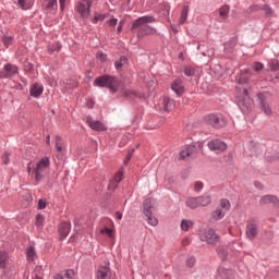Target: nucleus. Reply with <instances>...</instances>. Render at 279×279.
<instances>
[{
	"label": "nucleus",
	"instance_id": "obj_1",
	"mask_svg": "<svg viewBox=\"0 0 279 279\" xmlns=\"http://www.w3.org/2000/svg\"><path fill=\"white\" fill-rule=\"evenodd\" d=\"M150 23H156V17L153 15L141 16L132 23L131 29H137L138 40L145 38V36H151L158 33L156 28L149 26Z\"/></svg>",
	"mask_w": 279,
	"mask_h": 279
},
{
	"label": "nucleus",
	"instance_id": "obj_2",
	"mask_svg": "<svg viewBox=\"0 0 279 279\" xmlns=\"http://www.w3.org/2000/svg\"><path fill=\"white\" fill-rule=\"evenodd\" d=\"M154 206H156V199L154 198H146L144 201V205H143V211L145 217L147 218V223L149 226L156 227L158 226V218H156V216H154Z\"/></svg>",
	"mask_w": 279,
	"mask_h": 279
},
{
	"label": "nucleus",
	"instance_id": "obj_3",
	"mask_svg": "<svg viewBox=\"0 0 279 279\" xmlns=\"http://www.w3.org/2000/svg\"><path fill=\"white\" fill-rule=\"evenodd\" d=\"M238 107L241 112H250L254 106V100L250 97V92L247 89H243L242 95L236 97Z\"/></svg>",
	"mask_w": 279,
	"mask_h": 279
},
{
	"label": "nucleus",
	"instance_id": "obj_4",
	"mask_svg": "<svg viewBox=\"0 0 279 279\" xmlns=\"http://www.w3.org/2000/svg\"><path fill=\"white\" fill-rule=\"evenodd\" d=\"M204 121L207 125L216 128V130H219V128H226V124L228 123V120H226V117L221 113H210L204 118Z\"/></svg>",
	"mask_w": 279,
	"mask_h": 279
},
{
	"label": "nucleus",
	"instance_id": "obj_5",
	"mask_svg": "<svg viewBox=\"0 0 279 279\" xmlns=\"http://www.w3.org/2000/svg\"><path fill=\"white\" fill-rule=\"evenodd\" d=\"M199 239L208 245H217L220 236L215 229H204L199 232Z\"/></svg>",
	"mask_w": 279,
	"mask_h": 279
},
{
	"label": "nucleus",
	"instance_id": "obj_6",
	"mask_svg": "<svg viewBox=\"0 0 279 279\" xmlns=\"http://www.w3.org/2000/svg\"><path fill=\"white\" fill-rule=\"evenodd\" d=\"M117 84V77L110 75H102L97 77L94 82L95 86H99L100 88H109L110 90L117 92L114 89V85Z\"/></svg>",
	"mask_w": 279,
	"mask_h": 279
},
{
	"label": "nucleus",
	"instance_id": "obj_7",
	"mask_svg": "<svg viewBox=\"0 0 279 279\" xmlns=\"http://www.w3.org/2000/svg\"><path fill=\"white\" fill-rule=\"evenodd\" d=\"M49 165V157H44L39 160V162H37L36 168L34 169L36 182H40L43 180V173L47 171Z\"/></svg>",
	"mask_w": 279,
	"mask_h": 279
},
{
	"label": "nucleus",
	"instance_id": "obj_8",
	"mask_svg": "<svg viewBox=\"0 0 279 279\" xmlns=\"http://www.w3.org/2000/svg\"><path fill=\"white\" fill-rule=\"evenodd\" d=\"M256 102L259 106V109L264 114H267V117L272 114L271 107L269 106V102H267V96L263 93L257 94L256 96Z\"/></svg>",
	"mask_w": 279,
	"mask_h": 279
},
{
	"label": "nucleus",
	"instance_id": "obj_9",
	"mask_svg": "<svg viewBox=\"0 0 279 279\" xmlns=\"http://www.w3.org/2000/svg\"><path fill=\"white\" fill-rule=\"evenodd\" d=\"M207 146L211 151H216V154L226 151L228 149V144H226V142L218 138L209 141Z\"/></svg>",
	"mask_w": 279,
	"mask_h": 279
},
{
	"label": "nucleus",
	"instance_id": "obj_10",
	"mask_svg": "<svg viewBox=\"0 0 279 279\" xmlns=\"http://www.w3.org/2000/svg\"><path fill=\"white\" fill-rule=\"evenodd\" d=\"M93 5V1L90 0H81L76 5V11L81 16L86 17L90 14V8Z\"/></svg>",
	"mask_w": 279,
	"mask_h": 279
},
{
	"label": "nucleus",
	"instance_id": "obj_11",
	"mask_svg": "<svg viewBox=\"0 0 279 279\" xmlns=\"http://www.w3.org/2000/svg\"><path fill=\"white\" fill-rule=\"evenodd\" d=\"M245 234L250 241H254L258 236V223L254 220L248 221L246 223Z\"/></svg>",
	"mask_w": 279,
	"mask_h": 279
},
{
	"label": "nucleus",
	"instance_id": "obj_12",
	"mask_svg": "<svg viewBox=\"0 0 279 279\" xmlns=\"http://www.w3.org/2000/svg\"><path fill=\"white\" fill-rule=\"evenodd\" d=\"M97 279H110L112 278V272L110 271V262H106L105 265L98 267L96 272Z\"/></svg>",
	"mask_w": 279,
	"mask_h": 279
},
{
	"label": "nucleus",
	"instance_id": "obj_13",
	"mask_svg": "<svg viewBox=\"0 0 279 279\" xmlns=\"http://www.w3.org/2000/svg\"><path fill=\"white\" fill-rule=\"evenodd\" d=\"M171 90L177 97H182L184 95V81L182 78H175L171 84Z\"/></svg>",
	"mask_w": 279,
	"mask_h": 279
},
{
	"label": "nucleus",
	"instance_id": "obj_14",
	"mask_svg": "<svg viewBox=\"0 0 279 279\" xmlns=\"http://www.w3.org/2000/svg\"><path fill=\"white\" fill-rule=\"evenodd\" d=\"M86 123L89 125L92 130H95V132H105L106 125L99 120H93V117L88 116L86 118Z\"/></svg>",
	"mask_w": 279,
	"mask_h": 279
},
{
	"label": "nucleus",
	"instance_id": "obj_15",
	"mask_svg": "<svg viewBox=\"0 0 279 279\" xmlns=\"http://www.w3.org/2000/svg\"><path fill=\"white\" fill-rule=\"evenodd\" d=\"M19 73V68L10 63L4 65V73H1V77H7V80H12L14 75Z\"/></svg>",
	"mask_w": 279,
	"mask_h": 279
},
{
	"label": "nucleus",
	"instance_id": "obj_16",
	"mask_svg": "<svg viewBox=\"0 0 279 279\" xmlns=\"http://www.w3.org/2000/svg\"><path fill=\"white\" fill-rule=\"evenodd\" d=\"M43 93H45V87L43 86V84L35 83L31 86V89H29L31 97H35V99H38V97H40Z\"/></svg>",
	"mask_w": 279,
	"mask_h": 279
},
{
	"label": "nucleus",
	"instance_id": "obj_17",
	"mask_svg": "<svg viewBox=\"0 0 279 279\" xmlns=\"http://www.w3.org/2000/svg\"><path fill=\"white\" fill-rule=\"evenodd\" d=\"M259 204L262 206H265V204H272V206H276V208H278L279 199L275 195H265L260 198Z\"/></svg>",
	"mask_w": 279,
	"mask_h": 279
},
{
	"label": "nucleus",
	"instance_id": "obj_18",
	"mask_svg": "<svg viewBox=\"0 0 279 279\" xmlns=\"http://www.w3.org/2000/svg\"><path fill=\"white\" fill-rule=\"evenodd\" d=\"M69 232H71V222H62L59 227V234L61 241L69 236Z\"/></svg>",
	"mask_w": 279,
	"mask_h": 279
},
{
	"label": "nucleus",
	"instance_id": "obj_19",
	"mask_svg": "<svg viewBox=\"0 0 279 279\" xmlns=\"http://www.w3.org/2000/svg\"><path fill=\"white\" fill-rule=\"evenodd\" d=\"M253 72L250 69H242L240 77L238 80L239 84H247L250 82V77H252Z\"/></svg>",
	"mask_w": 279,
	"mask_h": 279
},
{
	"label": "nucleus",
	"instance_id": "obj_20",
	"mask_svg": "<svg viewBox=\"0 0 279 279\" xmlns=\"http://www.w3.org/2000/svg\"><path fill=\"white\" fill-rule=\"evenodd\" d=\"M175 106V101L169 97H165L162 101V108L165 112H169L170 110H173V107Z\"/></svg>",
	"mask_w": 279,
	"mask_h": 279
},
{
	"label": "nucleus",
	"instance_id": "obj_21",
	"mask_svg": "<svg viewBox=\"0 0 279 279\" xmlns=\"http://www.w3.org/2000/svg\"><path fill=\"white\" fill-rule=\"evenodd\" d=\"M194 151H195V145L192 144L186 146V148L181 150L180 153L181 160H184V158H189V156H191V154H193Z\"/></svg>",
	"mask_w": 279,
	"mask_h": 279
},
{
	"label": "nucleus",
	"instance_id": "obj_22",
	"mask_svg": "<svg viewBox=\"0 0 279 279\" xmlns=\"http://www.w3.org/2000/svg\"><path fill=\"white\" fill-rule=\"evenodd\" d=\"M14 3H17L22 10H29L34 4V0H13Z\"/></svg>",
	"mask_w": 279,
	"mask_h": 279
},
{
	"label": "nucleus",
	"instance_id": "obj_23",
	"mask_svg": "<svg viewBox=\"0 0 279 279\" xmlns=\"http://www.w3.org/2000/svg\"><path fill=\"white\" fill-rule=\"evenodd\" d=\"M197 199H198V208L208 206L211 202L210 195H208V194L197 196Z\"/></svg>",
	"mask_w": 279,
	"mask_h": 279
},
{
	"label": "nucleus",
	"instance_id": "obj_24",
	"mask_svg": "<svg viewBox=\"0 0 279 279\" xmlns=\"http://www.w3.org/2000/svg\"><path fill=\"white\" fill-rule=\"evenodd\" d=\"M186 19H189V7H183L178 25H184L186 23Z\"/></svg>",
	"mask_w": 279,
	"mask_h": 279
},
{
	"label": "nucleus",
	"instance_id": "obj_25",
	"mask_svg": "<svg viewBox=\"0 0 279 279\" xmlns=\"http://www.w3.org/2000/svg\"><path fill=\"white\" fill-rule=\"evenodd\" d=\"M186 206L187 208H191L192 210H195V208H199V203L197 197H190L186 199Z\"/></svg>",
	"mask_w": 279,
	"mask_h": 279
},
{
	"label": "nucleus",
	"instance_id": "obj_26",
	"mask_svg": "<svg viewBox=\"0 0 279 279\" xmlns=\"http://www.w3.org/2000/svg\"><path fill=\"white\" fill-rule=\"evenodd\" d=\"M125 64H128V57L122 56L118 61L114 62V68L117 69V71H121V69H123Z\"/></svg>",
	"mask_w": 279,
	"mask_h": 279
},
{
	"label": "nucleus",
	"instance_id": "obj_27",
	"mask_svg": "<svg viewBox=\"0 0 279 279\" xmlns=\"http://www.w3.org/2000/svg\"><path fill=\"white\" fill-rule=\"evenodd\" d=\"M226 210L221 209V208H217L211 217L213 219H215L216 221H219V219H223L226 217Z\"/></svg>",
	"mask_w": 279,
	"mask_h": 279
},
{
	"label": "nucleus",
	"instance_id": "obj_28",
	"mask_svg": "<svg viewBox=\"0 0 279 279\" xmlns=\"http://www.w3.org/2000/svg\"><path fill=\"white\" fill-rule=\"evenodd\" d=\"M8 265V253L0 251V269H5Z\"/></svg>",
	"mask_w": 279,
	"mask_h": 279
},
{
	"label": "nucleus",
	"instance_id": "obj_29",
	"mask_svg": "<svg viewBox=\"0 0 279 279\" xmlns=\"http://www.w3.org/2000/svg\"><path fill=\"white\" fill-rule=\"evenodd\" d=\"M192 226H193V220L183 219L181 221V230H183V232H189Z\"/></svg>",
	"mask_w": 279,
	"mask_h": 279
},
{
	"label": "nucleus",
	"instance_id": "obj_30",
	"mask_svg": "<svg viewBox=\"0 0 279 279\" xmlns=\"http://www.w3.org/2000/svg\"><path fill=\"white\" fill-rule=\"evenodd\" d=\"M220 19H228V14H230V7L223 5L218 11Z\"/></svg>",
	"mask_w": 279,
	"mask_h": 279
},
{
	"label": "nucleus",
	"instance_id": "obj_31",
	"mask_svg": "<svg viewBox=\"0 0 279 279\" xmlns=\"http://www.w3.org/2000/svg\"><path fill=\"white\" fill-rule=\"evenodd\" d=\"M54 147L59 154L64 149L62 147V137L60 135H56L54 137Z\"/></svg>",
	"mask_w": 279,
	"mask_h": 279
},
{
	"label": "nucleus",
	"instance_id": "obj_32",
	"mask_svg": "<svg viewBox=\"0 0 279 279\" xmlns=\"http://www.w3.org/2000/svg\"><path fill=\"white\" fill-rule=\"evenodd\" d=\"M26 256H27V260L29 262L34 260V257L36 256V248H34V246H28L26 248Z\"/></svg>",
	"mask_w": 279,
	"mask_h": 279
},
{
	"label": "nucleus",
	"instance_id": "obj_33",
	"mask_svg": "<svg viewBox=\"0 0 279 279\" xmlns=\"http://www.w3.org/2000/svg\"><path fill=\"white\" fill-rule=\"evenodd\" d=\"M183 73L186 77H193L195 75V68L186 65L183 69Z\"/></svg>",
	"mask_w": 279,
	"mask_h": 279
},
{
	"label": "nucleus",
	"instance_id": "obj_34",
	"mask_svg": "<svg viewBox=\"0 0 279 279\" xmlns=\"http://www.w3.org/2000/svg\"><path fill=\"white\" fill-rule=\"evenodd\" d=\"M47 10H58V0H46Z\"/></svg>",
	"mask_w": 279,
	"mask_h": 279
},
{
	"label": "nucleus",
	"instance_id": "obj_35",
	"mask_svg": "<svg viewBox=\"0 0 279 279\" xmlns=\"http://www.w3.org/2000/svg\"><path fill=\"white\" fill-rule=\"evenodd\" d=\"M252 69L253 71H255L256 73H260V71H263V69H265V64H263V62H253L252 63Z\"/></svg>",
	"mask_w": 279,
	"mask_h": 279
},
{
	"label": "nucleus",
	"instance_id": "obj_36",
	"mask_svg": "<svg viewBox=\"0 0 279 279\" xmlns=\"http://www.w3.org/2000/svg\"><path fill=\"white\" fill-rule=\"evenodd\" d=\"M2 43H3L4 47H10V45H12V43H14V37L9 36V35H3Z\"/></svg>",
	"mask_w": 279,
	"mask_h": 279
},
{
	"label": "nucleus",
	"instance_id": "obj_37",
	"mask_svg": "<svg viewBox=\"0 0 279 279\" xmlns=\"http://www.w3.org/2000/svg\"><path fill=\"white\" fill-rule=\"evenodd\" d=\"M63 278H66V279H75V270L73 269H68L65 270L64 272H61Z\"/></svg>",
	"mask_w": 279,
	"mask_h": 279
},
{
	"label": "nucleus",
	"instance_id": "obj_38",
	"mask_svg": "<svg viewBox=\"0 0 279 279\" xmlns=\"http://www.w3.org/2000/svg\"><path fill=\"white\" fill-rule=\"evenodd\" d=\"M221 210H225V213H228V210H230V201L228 199H222L220 202V207Z\"/></svg>",
	"mask_w": 279,
	"mask_h": 279
},
{
	"label": "nucleus",
	"instance_id": "obj_39",
	"mask_svg": "<svg viewBox=\"0 0 279 279\" xmlns=\"http://www.w3.org/2000/svg\"><path fill=\"white\" fill-rule=\"evenodd\" d=\"M263 12H265L266 16H272L274 15V9L269 7V4L262 5Z\"/></svg>",
	"mask_w": 279,
	"mask_h": 279
},
{
	"label": "nucleus",
	"instance_id": "obj_40",
	"mask_svg": "<svg viewBox=\"0 0 279 279\" xmlns=\"http://www.w3.org/2000/svg\"><path fill=\"white\" fill-rule=\"evenodd\" d=\"M270 71H278L279 70V61L278 60H270L268 62Z\"/></svg>",
	"mask_w": 279,
	"mask_h": 279
},
{
	"label": "nucleus",
	"instance_id": "obj_41",
	"mask_svg": "<svg viewBox=\"0 0 279 279\" xmlns=\"http://www.w3.org/2000/svg\"><path fill=\"white\" fill-rule=\"evenodd\" d=\"M96 58L100 62H106V60H108V54L104 53V51H101V50H98L97 53H96Z\"/></svg>",
	"mask_w": 279,
	"mask_h": 279
},
{
	"label": "nucleus",
	"instance_id": "obj_42",
	"mask_svg": "<svg viewBox=\"0 0 279 279\" xmlns=\"http://www.w3.org/2000/svg\"><path fill=\"white\" fill-rule=\"evenodd\" d=\"M203 190H204V182L196 181L194 183V191H195V193H202Z\"/></svg>",
	"mask_w": 279,
	"mask_h": 279
},
{
	"label": "nucleus",
	"instance_id": "obj_43",
	"mask_svg": "<svg viewBox=\"0 0 279 279\" xmlns=\"http://www.w3.org/2000/svg\"><path fill=\"white\" fill-rule=\"evenodd\" d=\"M44 223L45 217L43 215H37L35 226H37V228H43Z\"/></svg>",
	"mask_w": 279,
	"mask_h": 279
},
{
	"label": "nucleus",
	"instance_id": "obj_44",
	"mask_svg": "<svg viewBox=\"0 0 279 279\" xmlns=\"http://www.w3.org/2000/svg\"><path fill=\"white\" fill-rule=\"evenodd\" d=\"M218 255L221 258V260H226L228 258V251H226L225 248H219Z\"/></svg>",
	"mask_w": 279,
	"mask_h": 279
},
{
	"label": "nucleus",
	"instance_id": "obj_45",
	"mask_svg": "<svg viewBox=\"0 0 279 279\" xmlns=\"http://www.w3.org/2000/svg\"><path fill=\"white\" fill-rule=\"evenodd\" d=\"M112 180L119 184V182L123 180V170H120L118 173H116Z\"/></svg>",
	"mask_w": 279,
	"mask_h": 279
},
{
	"label": "nucleus",
	"instance_id": "obj_46",
	"mask_svg": "<svg viewBox=\"0 0 279 279\" xmlns=\"http://www.w3.org/2000/svg\"><path fill=\"white\" fill-rule=\"evenodd\" d=\"M123 96L124 97H136V92L134 89H124Z\"/></svg>",
	"mask_w": 279,
	"mask_h": 279
},
{
	"label": "nucleus",
	"instance_id": "obj_47",
	"mask_svg": "<svg viewBox=\"0 0 279 279\" xmlns=\"http://www.w3.org/2000/svg\"><path fill=\"white\" fill-rule=\"evenodd\" d=\"M196 259L195 257H190L186 259V266L187 267H195Z\"/></svg>",
	"mask_w": 279,
	"mask_h": 279
},
{
	"label": "nucleus",
	"instance_id": "obj_48",
	"mask_svg": "<svg viewBox=\"0 0 279 279\" xmlns=\"http://www.w3.org/2000/svg\"><path fill=\"white\" fill-rule=\"evenodd\" d=\"M117 186H119V183H117L116 181L111 180L109 182L108 189H109V191H114L117 189Z\"/></svg>",
	"mask_w": 279,
	"mask_h": 279
},
{
	"label": "nucleus",
	"instance_id": "obj_49",
	"mask_svg": "<svg viewBox=\"0 0 279 279\" xmlns=\"http://www.w3.org/2000/svg\"><path fill=\"white\" fill-rule=\"evenodd\" d=\"M101 234H107L108 236H112V229L104 228L100 230Z\"/></svg>",
	"mask_w": 279,
	"mask_h": 279
},
{
	"label": "nucleus",
	"instance_id": "obj_50",
	"mask_svg": "<svg viewBox=\"0 0 279 279\" xmlns=\"http://www.w3.org/2000/svg\"><path fill=\"white\" fill-rule=\"evenodd\" d=\"M234 49V44L226 43L225 44V51L231 52Z\"/></svg>",
	"mask_w": 279,
	"mask_h": 279
},
{
	"label": "nucleus",
	"instance_id": "obj_51",
	"mask_svg": "<svg viewBox=\"0 0 279 279\" xmlns=\"http://www.w3.org/2000/svg\"><path fill=\"white\" fill-rule=\"evenodd\" d=\"M263 5H258V4H253L250 8V12H258V10H262Z\"/></svg>",
	"mask_w": 279,
	"mask_h": 279
},
{
	"label": "nucleus",
	"instance_id": "obj_52",
	"mask_svg": "<svg viewBox=\"0 0 279 279\" xmlns=\"http://www.w3.org/2000/svg\"><path fill=\"white\" fill-rule=\"evenodd\" d=\"M45 208H47V204L43 199H40L38 202V209L39 210H45Z\"/></svg>",
	"mask_w": 279,
	"mask_h": 279
},
{
	"label": "nucleus",
	"instance_id": "obj_53",
	"mask_svg": "<svg viewBox=\"0 0 279 279\" xmlns=\"http://www.w3.org/2000/svg\"><path fill=\"white\" fill-rule=\"evenodd\" d=\"M117 23H119V20H117L116 17L108 21V24L110 25V27H116Z\"/></svg>",
	"mask_w": 279,
	"mask_h": 279
},
{
	"label": "nucleus",
	"instance_id": "obj_54",
	"mask_svg": "<svg viewBox=\"0 0 279 279\" xmlns=\"http://www.w3.org/2000/svg\"><path fill=\"white\" fill-rule=\"evenodd\" d=\"M202 54L205 57L207 56L208 58H213V56H215V51L207 50V51H203Z\"/></svg>",
	"mask_w": 279,
	"mask_h": 279
},
{
	"label": "nucleus",
	"instance_id": "obj_55",
	"mask_svg": "<svg viewBox=\"0 0 279 279\" xmlns=\"http://www.w3.org/2000/svg\"><path fill=\"white\" fill-rule=\"evenodd\" d=\"M8 162H10V154L5 153V154L3 155V163H4V165H8Z\"/></svg>",
	"mask_w": 279,
	"mask_h": 279
},
{
	"label": "nucleus",
	"instance_id": "obj_56",
	"mask_svg": "<svg viewBox=\"0 0 279 279\" xmlns=\"http://www.w3.org/2000/svg\"><path fill=\"white\" fill-rule=\"evenodd\" d=\"M123 25H125V21L121 20L118 25V32H121L123 29Z\"/></svg>",
	"mask_w": 279,
	"mask_h": 279
},
{
	"label": "nucleus",
	"instance_id": "obj_57",
	"mask_svg": "<svg viewBox=\"0 0 279 279\" xmlns=\"http://www.w3.org/2000/svg\"><path fill=\"white\" fill-rule=\"evenodd\" d=\"M116 219H118V221H121V219H123V214L121 211H117Z\"/></svg>",
	"mask_w": 279,
	"mask_h": 279
},
{
	"label": "nucleus",
	"instance_id": "obj_58",
	"mask_svg": "<svg viewBox=\"0 0 279 279\" xmlns=\"http://www.w3.org/2000/svg\"><path fill=\"white\" fill-rule=\"evenodd\" d=\"M254 186H255V189H258L259 191H262V189H263V184H260V182H258V181L254 182Z\"/></svg>",
	"mask_w": 279,
	"mask_h": 279
},
{
	"label": "nucleus",
	"instance_id": "obj_59",
	"mask_svg": "<svg viewBox=\"0 0 279 279\" xmlns=\"http://www.w3.org/2000/svg\"><path fill=\"white\" fill-rule=\"evenodd\" d=\"M60 3V9L64 10L65 5H66V0H59Z\"/></svg>",
	"mask_w": 279,
	"mask_h": 279
},
{
	"label": "nucleus",
	"instance_id": "obj_60",
	"mask_svg": "<svg viewBox=\"0 0 279 279\" xmlns=\"http://www.w3.org/2000/svg\"><path fill=\"white\" fill-rule=\"evenodd\" d=\"M132 156H134V149L129 151V154L126 156V159H125V162H129V160L132 158Z\"/></svg>",
	"mask_w": 279,
	"mask_h": 279
},
{
	"label": "nucleus",
	"instance_id": "obj_61",
	"mask_svg": "<svg viewBox=\"0 0 279 279\" xmlns=\"http://www.w3.org/2000/svg\"><path fill=\"white\" fill-rule=\"evenodd\" d=\"M106 19V15H96L95 21H104Z\"/></svg>",
	"mask_w": 279,
	"mask_h": 279
},
{
	"label": "nucleus",
	"instance_id": "obj_62",
	"mask_svg": "<svg viewBox=\"0 0 279 279\" xmlns=\"http://www.w3.org/2000/svg\"><path fill=\"white\" fill-rule=\"evenodd\" d=\"M73 81H66L65 88H73V85H71Z\"/></svg>",
	"mask_w": 279,
	"mask_h": 279
},
{
	"label": "nucleus",
	"instance_id": "obj_63",
	"mask_svg": "<svg viewBox=\"0 0 279 279\" xmlns=\"http://www.w3.org/2000/svg\"><path fill=\"white\" fill-rule=\"evenodd\" d=\"M54 279H64V275L62 272L54 276Z\"/></svg>",
	"mask_w": 279,
	"mask_h": 279
},
{
	"label": "nucleus",
	"instance_id": "obj_64",
	"mask_svg": "<svg viewBox=\"0 0 279 279\" xmlns=\"http://www.w3.org/2000/svg\"><path fill=\"white\" fill-rule=\"evenodd\" d=\"M34 279H43V276H40V275H36V274H35Z\"/></svg>",
	"mask_w": 279,
	"mask_h": 279
}]
</instances>
